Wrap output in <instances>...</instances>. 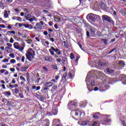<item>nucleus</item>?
<instances>
[{
  "label": "nucleus",
  "mask_w": 126,
  "mask_h": 126,
  "mask_svg": "<svg viewBox=\"0 0 126 126\" xmlns=\"http://www.w3.org/2000/svg\"><path fill=\"white\" fill-rule=\"evenodd\" d=\"M35 97L38 99V100H40V101H44V100H46V98L43 96L41 94H35Z\"/></svg>",
  "instance_id": "nucleus-9"
},
{
  "label": "nucleus",
  "mask_w": 126,
  "mask_h": 126,
  "mask_svg": "<svg viewBox=\"0 0 126 126\" xmlns=\"http://www.w3.org/2000/svg\"><path fill=\"white\" fill-rule=\"evenodd\" d=\"M77 105V102L75 101L69 102L68 103V108L69 110H71L72 109H75L76 108V106Z\"/></svg>",
  "instance_id": "nucleus-5"
},
{
  "label": "nucleus",
  "mask_w": 126,
  "mask_h": 126,
  "mask_svg": "<svg viewBox=\"0 0 126 126\" xmlns=\"http://www.w3.org/2000/svg\"><path fill=\"white\" fill-rule=\"evenodd\" d=\"M83 24H84L85 27H86V28H89V27H90V26L89 25V24L88 23L86 22V21L83 20Z\"/></svg>",
  "instance_id": "nucleus-20"
},
{
  "label": "nucleus",
  "mask_w": 126,
  "mask_h": 126,
  "mask_svg": "<svg viewBox=\"0 0 126 126\" xmlns=\"http://www.w3.org/2000/svg\"><path fill=\"white\" fill-rule=\"evenodd\" d=\"M9 87L10 88L13 89V88H17L18 87V85L17 84H14V85H9Z\"/></svg>",
  "instance_id": "nucleus-26"
},
{
  "label": "nucleus",
  "mask_w": 126,
  "mask_h": 126,
  "mask_svg": "<svg viewBox=\"0 0 126 126\" xmlns=\"http://www.w3.org/2000/svg\"><path fill=\"white\" fill-rule=\"evenodd\" d=\"M109 89L110 86L104 83H100L98 84L97 87H95L94 90V91H98V90H99L100 92H105V91H107V90H108Z\"/></svg>",
  "instance_id": "nucleus-1"
},
{
  "label": "nucleus",
  "mask_w": 126,
  "mask_h": 126,
  "mask_svg": "<svg viewBox=\"0 0 126 126\" xmlns=\"http://www.w3.org/2000/svg\"><path fill=\"white\" fill-rule=\"evenodd\" d=\"M98 124V122H97V121H94V122L92 126H96V125Z\"/></svg>",
  "instance_id": "nucleus-61"
},
{
  "label": "nucleus",
  "mask_w": 126,
  "mask_h": 126,
  "mask_svg": "<svg viewBox=\"0 0 126 126\" xmlns=\"http://www.w3.org/2000/svg\"><path fill=\"white\" fill-rule=\"evenodd\" d=\"M9 42L11 44H12V43H13L14 42V40L13 39V38L12 37L10 38Z\"/></svg>",
  "instance_id": "nucleus-57"
},
{
  "label": "nucleus",
  "mask_w": 126,
  "mask_h": 126,
  "mask_svg": "<svg viewBox=\"0 0 126 126\" xmlns=\"http://www.w3.org/2000/svg\"><path fill=\"white\" fill-rule=\"evenodd\" d=\"M58 105L54 104L51 111L52 114L54 116H56V115H58Z\"/></svg>",
  "instance_id": "nucleus-6"
},
{
  "label": "nucleus",
  "mask_w": 126,
  "mask_h": 126,
  "mask_svg": "<svg viewBox=\"0 0 126 126\" xmlns=\"http://www.w3.org/2000/svg\"><path fill=\"white\" fill-rule=\"evenodd\" d=\"M99 75L100 76V77L99 78H98V81L101 82L100 80H101L102 82H105V81H106V80L105 79V76H104V73L100 72L99 73ZM102 76L104 77H102Z\"/></svg>",
  "instance_id": "nucleus-8"
},
{
  "label": "nucleus",
  "mask_w": 126,
  "mask_h": 126,
  "mask_svg": "<svg viewBox=\"0 0 126 126\" xmlns=\"http://www.w3.org/2000/svg\"><path fill=\"white\" fill-rule=\"evenodd\" d=\"M51 49H49V51L50 53L51 56H55V53H56L58 56H59V58H62L63 55V51L58 48H55V47L51 46Z\"/></svg>",
  "instance_id": "nucleus-2"
},
{
  "label": "nucleus",
  "mask_w": 126,
  "mask_h": 126,
  "mask_svg": "<svg viewBox=\"0 0 126 126\" xmlns=\"http://www.w3.org/2000/svg\"><path fill=\"white\" fill-rule=\"evenodd\" d=\"M15 83H16V81L15 80V79H12V83L10 84H15Z\"/></svg>",
  "instance_id": "nucleus-51"
},
{
  "label": "nucleus",
  "mask_w": 126,
  "mask_h": 126,
  "mask_svg": "<svg viewBox=\"0 0 126 126\" xmlns=\"http://www.w3.org/2000/svg\"><path fill=\"white\" fill-rule=\"evenodd\" d=\"M52 89H54V90L55 91L58 90V85L54 84L52 87Z\"/></svg>",
  "instance_id": "nucleus-36"
},
{
  "label": "nucleus",
  "mask_w": 126,
  "mask_h": 126,
  "mask_svg": "<svg viewBox=\"0 0 126 126\" xmlns=\"http://www.w3.org/2000/svg\"><path fill=\"white\" fill-rule=\"evenodd\" d=\"M89 124V121H83L81 123V126H87V125H88Z\"/></svg>",
  "instance_id": "nucleus-28"
},
{
  "label": "nucleus",
  "mask_w": 126,
  "mask_h": 126,
  "mask_svg": "<svg viewBox=\"0 0 126 126\" xmlns=\"http://www.w3.org/2000/svg\"><path fill=\"white\" fill-rule=\"evenodd\" d=\"M5 50H7L6 52L8 54H9L10 53H11V52H12V48L9 47H6Z\"/></svg>",
  "instance_id": "nucleus-18"
},
{
  "label": "nucleus",
  "mask_w": 126,
  "mask_h": 126,
  "mask_svg": "<svg viewBox=\"0 0 126 126\" xmlns=\"http://www.w3.org/2000/svg\"><path fill=\"white\" fill-rule=\"evenodd\" d=\"M14 91L15 94H18L19 93V89L18 88H15Z\"/></svg>",
  "instance_id": "nucleus-40"
},
{
  "label": "nucleus",
  "mask_w": 126,
  "mask_h": 126,
  "mask_svg": "<svg viewBox=\"0 0 126 126\" xmlns=\"http://www.w3.org/2000/svg\"><path fill=\"white\" fill-rule=\"evenodd\" d=\"M54 85V83L52 82H47L44 84L45 87H52Z\"/></svg>",
  "instance_id": "nucleus-13"
},
{
  "label": "nucleus",
  "mask_w": 126,
  "mask_h": 126,
  "mask_svg": "<svg viewBox=\"0 0 126 126\" xmlns=\"http://www.w3.org/2000/svg\"><path fill=\"white\" fill-rule=\"evenodd\" d=\"M26 41L27 42L28 44H32L33 40L31 39H29L28 40H27Z\"/></svg>",
  "instance_id": "nucleus-38"
},
{
  "label": "nucleus",
  "mask_w": 126,
  "mask_h": 126,
  "mask_svg": "<svg viewBox=\"0 0 126 126\" xmlns=\"http://www.w3.org/2000/svg\"><path fill=\"white\" fill-rule=\"evenodd\" d=\"M91 86H95V81L92 80L91 82Z\"/></svg>",
  "instance_id": "nucleus-48"
},
{
  "label": "nucleus",
  "mask_w": 126,
  "mask_h": 126,
  "mask_svg": "<svg viewBox=\"0 0 126 126\" xmlns=\"http://www.w3.org/2000/svg\"><path fill=\"white\" fill-rule=\"evenodd\" d=\"M98 31L95 28H92L91 29V37H94L95 36H98Z\"/></svg>",
  "instance_id": "nucleus-7"
},
{
  "label": "nucleus",
  "mask_w": 126,
  "mask_h": 126,
  "mask_svg": "<svg viewBox=\"0 0 126 126\" xmlns=\"http://www.w3.org/2000/svg\"><path fill=\"white\" fill-rule=\"evenodd\" d=\"M7 10H5L4 13V18H8V14H7Z\"/></svg>",
  "instance_id": "nucleus-31"
},
{
  "label": "nucleus",
  "mask_w": 126,
  "mask_h": 126,
  "mask_svg": "<svg viewBox=\"0 0 126 126\" xmlns=\"http://www.w3.org/2000/svg\"><path fill=\"white\" fill-rule=\"evenodd\" d=\"M121 81H122V83L124 84V85H126V76L124 75L121 76Z\"/></svg>",
  "instance_id": "nucleus-11"
},
{
  "label": "nucleus",
  "mask_w": 126,
  "mask_h": 126,
  "mask_svg": "<svg viewBox=\"0 0 126 126\" xmlns=\"http://www.w3.org/2000/svg\"><path fill=\"white\" fill-rule=\"evenodd\" d=\"M49 89V88L48 87H43L42 88L41 91H47Z\"/></svg>",
  "instance_id": "nucleus-45"
},
{
  "label": "nucleus",
  "mask_w": 126,
  "mask_h": 126,
  "mask_svg": "<svg viewBox=\"0 0 126 126\" xmlns=\"http://www.w3.org/2000/svg\"><path fill=\"white\" fill-rule=\"evenodd\" d=\"M17 20H18V21H21L22 20V18L20 17H17Z\"/></svg>",
  "instance_id": "nucleus-60"
},
{
  "label": "nucleus",
  "mask_w": 126,
  "mask_h": 126,
  "mask_svg": "<svg viewBox=\"0 0 126 126\" xmlns=\"http://www.w3.org/2000/svg\"><path fill=\"white\" fill-rule=\"evenodd\" d=\"M7 33H10V34H15V31H8Z\"/></svg>",
  "instance_id": "nucleus-53"
},
{
  "label": "nucleus",
  "mask_w": 126,
  "mask_h": 126,
  "mask_svg": "<svg viewBox=\"0 0 126 126\" xmlns=\"http://www.w3.org/2000/svg\"><path fill=\"white\" fill-rule=\"evenodd\" d=\"M115 41H116V38H112L110 42V44L112 43H114V42H115Z\"/></svg>",
  "instance_id": "nucleus-58"
},
{
  "label": "nucleus",
  "mask_w": 126,
  "mask_h": 126,
  "mask_svg": "<svg viewBox=\"0 0 126 126\" xmlns=\"http://www.w3.org/2000/svg\"><path fill=\"white\" fill-rule=\"evenodd\" d=\"M79 113H80V112L78 110H75V116H78V115H79Z\"/></svg>",
  "instance_id": "nucleus-49"
},
{
  "label": "nucleus",
  "mask_w": 126,
  "mask_h": 126,
  "mask_svg": "<svg viewBox=\"0 0 126 126\" xmlns=\"http://www.w3.org/2000/svg\"><path fill=\"white\" fill-rule=\"evenodd\" d=\"M109 82L110 84H114V83H116V79L114 78H110L109 80Z\"/></svg>",
  "instance_id": "nucleus-16"
},
{
  "label": "nucleus",
  "mask_w": 126,
  "mask_h": 126,
  "mask_svg": "<svg viewBox=\"0 0 126 126\" xmlns=\"http://www.w3.org/2000/svg\"><path fill=\"white\" fill-rule=\"evenodd\" d=\"M26 58L30 62H32V60H31V56L30 55H29L27 54H26Z\"/></svg>",
  "instance_id": "nucleus-33"
},
{
  "label": "nucleus",
  "mask_w": 126,
  "mask_h": 126,
  "mask_svg": "<svg viewBox=\"0 0 126 126\" xmlns=\"http://www.w3.org/2000/svg\"><path fill=\"white\" fill-rule=\"evenodd\" d=\"M25 28H28L29 29H32L33 28V26L32 25L25 24Z\"/></svg>",
  "instance_id": "nucleus-21"
},
{
  "label": "nucleus",
  "mask_w": 126,
  "mask_h": 126,
  "mask_svg": "<svg viewBox=\"0 0 126 126\" xmlns=\"http://www.w3.org/2000/svg\"><path fill=\"white\" fill-rule=\"evenodd\" d=\"M103 121L104 122V123H109L111 122V119H109V118L108 117H106L105 119L103 120Z\"/></svg>",
  "instance_id": "nucleus-35"
},
{
  "label": "nucleus",
  "mask_w": 126,
  "mask_h": 126,
  "mask_svg": "<svg viewBox=\"0 0 126 126\" xmlns=\"http://www.w3.org/2000/svg\"><path fill=\"white\" fill-rule=\"evenodd\" d=\"M44 61L49 62V63H52L53 62V58L51 56H46L44 57Z\"/></svg>",
  "instance_id": "nucleus-10"
},
{
  "label": "nucleus",
  "mask_w": 126,
  "mask_h": 126,
  "mask_svg": "<svg viewBox=\"0 0 126 126\" xmlns=\"http://www.w3.org/2000/svg\"><path fill=\"white\" fill-rule=\"evenodd\" d=\"M54 19H57L58 22H61V21H62V18H60V17H58V16L55 17Z\"/></svg>",
  "instance_id": "nucleus-34"
},
{
  "label": "nucleus",
  "mask_w": 126,
  "mask_h": 126,
  "mask_svg": "<svg viewBox=\"0 0 126 126\" xmlns=\"http://www.w3.org/2000/svg\"><path fill=\"white\" fill-rule=\"evenodd\" d=\"M120 13H121L122 15H123V16H125V17H126V8L122 9L120 10Z\"/></svg>",
  "instance_id": "nucleus-15"
},
{
  "label": "nucleus",
  "mask_w": 126,
  "mask_h": 126,
  "mask_svg": "<svg viewBox=\"0 0 126 126\" xmlns=\"http://www.w3.org/2000/svg\"><path fill=\"white\" fill-rule=\"evenodd\" d=\"M97 114H100V113H95L93 115V117L94 119H99V116L97 115Z\"/></svg>",
  "instance_id": "nucleus-32"
},
{
  "label": "nucleus",
  "mask_w": 126,
  "mask_h": 126,
  "mask_svg": "<svg viewBox=\"0 0 126 126\" xmlns=\"http://www.w3.org/2000/svg\"><path fill=\"white\" fill-rule=\"evenodd\" d=\"M26 78H27V81L28 82V83H30V74H29V72L26 73Z\"/></svg>",
  "instance_id": "nucleus-19"
},
{
  "label": "nucleus",
  "mask_w": 126,
  "mask_h": 126,
  "mask_svg": "<svg viewBox=\"0 0 126 126\" xmlns=\"http://www.w3.org/2000/svg\"><path fill=\"white\" fill-rule=\"evenodd\" d=\"M2 94H3V95H4L5 96H7V97H8V96H10V95H11V94L9 91L3 92V93H2Z\"/></svg>",
  "instance_id": "nucleus-27"
},
{
  "label": "nucleus",
  "mask_w": 126,
  "mask_h": 126,
  "mask_svg": "<svg viewBox=\"0 0 126 126\" xmlns=\"http://www.w3.org/2000/svg\"><path fill=\"white\" fill-rule=\"evenodd\" d=\"M28 66L21 67V71L23 72L25 71L26 70L28 69Z\"/></svg>",
  "instance_id": "nucleus-30"
},
{
  "label": "nucleus",
  "mask_w": 126,
  "mask_h": 126,
  "mask_svg": "<svg viewBox=\"0 0 126 126\" xmlns=\"http://www.w3.org/2000/svg\"><path fill=\"white\" fill-rule=\"evenodd\" d=\"M70 58L71 60H73V59H74V54H73V53H71L70 54Z\"/></svg>",
  "instance_id": "nucleus-44"
},
{
  "label": "nucleus",
  "mask_w": 126,
  "mask_h": 126,
  "mask_svg": "<svg viewBox=\"0 0 126 126\" xmlns=\"http://www.w3.org/2000/svg\"><path fill=\"white\" fill-rule=\"evenodd\" d=\"M68 76L71 79H73V76L72 75V74L71 72H69L68 74Z\"/></svg>",
  "instance_id": "nucleus-46"
},
{
  "label": "nucleus",
  "mask_w": 126,
  "mask_h": 126,
  "mask_svg": "<svg viewBox=\"0 0 126 126\" xmlns=\"http://www.w3.org/2000/svg\"><path fill=\"white\" fill-rule=\"evenodd\" d=\"M28 54L29 56H30L31 57H32V59H34V56H33V54H32V52L30 51H28Z\"/></svg>",
  "instance_id": "nucleus-43"
},
{
  "label": "nucleus",
  "mask_w": 126,
  "mask_h": 126,
  "mask_svg": "<svg viewBox=\"0 0 126 126\" xmlns=\"http://www.w3.org/2000/svg\"><path fill=\"white\" fill-rule=\"evenodd\" d=\"M61 58H62V63L63 64H65V62L66 61H67V58H66L65 57L61 56Z\"/></svg>",
  "instance_id": "nucleus-17"
},
{
  "label": "nucleus",
  "mask_w": 126,
  "mask_h": 126,
  "mask_svg": "<svg viewBox=\"0 0 126 126\" xmlns=\"http://www.w3.org/2000/svg\"><path fill=\"white\" fill-rule=\"evenodd\" d=\"M19 96L21 99L24 98V95H23V93L19 94Z\"/></svg>",
  "instance_id": "nucleus-41"
},
{
  "label": "nucleus",
  "mask_w": 126,
  "mask_h": 126,
  "mask_svg": "<svg viewBox=\"0 0 126 126\" xmlns=\"http://www.w3.org/2000/svg\"><path fill=\"white\" fill-rule=\"evenodd\" d=\"M40 89H41V87H40V86L36 87V90H34V92H35V91H38L40 90Z\"/></svg>",
  "instance_id": "nucleus-54"
},
{
  "label": "nucleus",
  "mask_w": 126,
  "mask_h": 126,
  "mask_svg": "<svg viewBox=\"0 0 126 126\" xmlns=\"http://www.w3.org/2000/svg\"><path fill=\"white\" fill-rule=\"evenodd\" d=\"M102 20L108 21V22H109V23H111L112 25H115V22L112 20V18H111V17L107 15H103L102 16Z\"/></svg>",
  "instance_id": "nucleus-4"
},
{
  "label": "nucleus",
  "mask_w": 126,
  "mask_h": 126,
  "mask_svg": "<svg viewBox=\"0 0 126 126\" xmlns=\"http://www.w3.org/2000/svg\"><path fill=\"white\" fill-rule=\"evenodd\" d=\"M66 76H67V73L66 72L64 73L62 77V80H63V82H66Z\"/></svg>",
  "instance_id": "nucleus-14"
},
{
  "label": "nucleus",
  "mask_w": 126,
  "mask_h": 126,
  "mask_svg": "<svg viewBox=\"0 0 126 126\" xmlns=\"http://www.w3.org/2000/svg\"><path fill=\"white\" fill-rule=\"evenodd\" d=\"M6 45L8 46V47H10V48H11V47H12V44H10V43H6Z\"/></svg>",
  "instance_id": "nucleus-63"
},
{
  "label": "nucleus",
  "mask_w": 126,
  "mask_h": 126,
  "mask_svg": "<svg viewBox=\"0 0 126 126\" xmlns=\"http://www.w3.org/2000/svg\"><path fill=\"white\" fill-rule=\"evenodd\" d=\"M20 78L21 80H22V81H24V82L26 81V79H25V78L22 76H21L20 77Z\"/></svg>",
  "instance_id": "nucleus-47"
},
{
  "label": "nucleus",
  "mask_w": 126,
  "mask_h": 126,
  "mask_svg": "<svg viewBox=\"0 0 126 126\" xmlns=\"http://www.w3.org/2000/svg\"><path fill=\"white\" fill-rule=\"evenodd\" d=\"M42 69L44 70V71H48V68L45 66L42 67Z\"/></svg>",
  "instance_id": "nucleus-55"
},
{
  "label": "nucleus",
  "mask_w": 126,
  "mask_h": 126,
  "mask_svg": "<svg viewBox=\"0 0 126 126\" xmlns=\"http://www.w3.org/2000/svg\"><path fill=\"white\" fill-rule=\"evenodd\" d=\"M9 57H10V58H12V59H14V58H15V56H14V54H10L9 55Z\"/></svg>",
  "instance_id": "nucleus-52"
},
{
  "label": "nucleus",
  "mask_w": 126,
  "mask_h": 126,
  "mask_svg": "<svg viewBox=\"0 0 126 126\" xmlns=\"http://www.w3.org/2000/svg\"><path fill=\"white\" fill-rule=\"evenodd\" d=\"M104 72L107 73V74H112V73H114V70L107 68L106 69Z\"/></svg>",
  "instance_id": "nucleus-12"
},
{
  "label": "nucleus",
  "mask_w": 126,
  "mask_h": 126,
  "mask_svg": "<svg viewBox=\"0 0 126 126\" xmlns=\"http://www.w3.org/2000/svg\"><path fill=\"white\" fill-rule=\"evenodd\" d=\"M15 62H16V61H15V60H14V59H12L10 60L11 63H15Z\"/></svg>",
  "instance_id": "nucleus-62"
},
{
  "label": "nucleus",
  "mask_w": 126,
  "mask_h": 126,
  "mask_svg": "<svg viewBox=\"0 0 126 126\" xmlns=\"http://www.w3.org/2000/svg\"><path fill=\"white\" fill-rule=\"evenodd\" d=\"M51 66L53 69H58V66L56 65L52 64L51 65Z\"/></svg>",
  "instance_id": "nucleus-42"
},
{
  "label": "nucleus",
  "mask_w": 126,
  "mask_h": 126,
  "mask_svg": "<svg viewBox=\"0 0 126 126\" xmlns=\"http://www.w3.org/2000/svg\"><path fill=\"white\" fill-rule=\"evenodd\" d=\"M63 43L65 48L68 49V42L67 41V40L63 41Z\"/></svg>",
  "instance_id": "nucleus-24"
},
{
  "label": "nucleus",
  "mask_w": 126,
  "mask_h": 126,
  "mask_svg": "<svg viewBox=\"0 0 126 126\" xmlns=\"http://www.w3.org/2000/svg\"><path fill=\"white\" fill-rule=\"evenodd\" d=\"M119 64H120L121 65L124 66L125 65V62H124V61H123L122 60H120L119 62Z\"/></svg>",
  "instance_id": "nucleus-37"
},
{
  "label": "nucleus",
  "mask_w": 126,
  "mask_h": 126,
  "mask_svg": "<svg viewBox=\"0 0 126 126\" xmlns=\"http://www.w3.org/2000/svg\"><path fill=\"white\" fill-rule=\"evenodd\" d=\"M23 26H24V27H25V24L19 23V27H22Z\"/></svg>",
  "instance_id": "nucleus-56"
},
{
  "label": "nucleus",
  "mask_w": 126,
  "mask_h": 126,
  "mask_svg": "<svg viewBox=\"0 0 126 126\" xmlns=\"http://www.w3.org/2000/svg\"><path fill=\"white\" fill-rule=\"evenodd\" d=\"M123 126H126V121H122V123Z\"/></svg>",
  "instance_id": "nucleus-64"
},
{
  "label": "nucleus",
  "mask_w": 126,
  "mask_h": 126,
  "mask_svg": "<svg viewBox=\"0 0 126 126\" xmlns=\"http://www.w3.org/2000/svg\"><path fill=\"white\" fill-rule=\"evenodd\" d=\"M57 63H61V62H62V59H61V58H58L56 60Z\"/></svg>",
  "instance_id": "nucleus-59"
},
{
  "label": "nucleus",
  "mask_w": 126,
  "mask_h": 126,
  "mask_svg": "<svg viewBox=\"0 0 126 126\" xmlns=\"http://www.w3.org/2000/svg\"><path fill=\"white\" fill-rule=\"evenodd\" d=\"M35 26L37 27L38 29H39L40 30H42V29H43V26H42L40 23H36Z\"/></svg>",
  "instance_id": "nucleus-23"
},
{
  "label": "nucleus",
  "mask_w": 126,
  "mask_h": 126,
  "mask_svg": "<svg viewBox=\"0 0 126 126\" xmlns=\"http://www.w3.org/2000/svg\"><path fill=\"white\" fill-rule=\"evenodd\" d=\"M96 19H97V15L93 13L89 14L87 16V19H88L89 21H91L94 22L95 21V20H96Z\"/></svg>",
  "instance_id": "nucleus-3"
},
{
  "label": "nucleus",
  "mask_w": 126,
  "mask_h": 126,
  "mask_svg": "<svg viewBox=\"0 0 126 126\" xmlns=\"http://www.w3.org/2000/svg\"><path fill=\"white\" fill-rule=\"evenodd\" d=\"M18 42H15L13 44L14 47L15 48V49H16V50H19V49H20V46H19V45H18Z\"/></svg>",
  "instance_id": "nucleus-22"
},
{
  "label": "nucleus",
  "mask_w": 126,
  "mask_h": 126,
  "mask_svg": "<svg viewBox=\"0 0 126 126\" xmlns=\"http://www.w3.org/2000/svg\"><path fill=\"white\" fill-rule=\"evenodd\" d=\"M13 104L12 102L10 101H7L6 103V105L8 106V107H12Z\"/></svg>",
  "instance_id": "nucleus-29"
},
{
  "label": "nucleus",
  "mask_w": 126,
  "mask_h": 126,
  "mask_svg": "<svg viewBox=\"0 0 126 126\" xmlns=\"http://www.w3.org/2000/svg\"><path fill=\"white\" fill-rule=\"evenodd\" d=\"M116 50H117V48H114L112 49L108 53V55H110V54H112V53H113V52H114V51H116Z\"/></svg>",
  "instance_id": "nucleus-50"
},
{
  "label": "nucleus",
  "mask_w": 126,
  "mask_h": 126,
  "mask_svg": "<svg viewBox=\"0 0 126 126\" xmlns=\"http://www.w3.org/2000/svg\"><path fill=\"white\" fill-rule=\"evenodd\" d=\"M101 42H103L104 43V45H108V39L105 38H102L101 39Z\"/></svg>",
  "instance_id": "nucleus-25"
},
{
  "label": "nucleus",
  "mask_w": 126,
  "mask_h": 126,
  "mask_svg": "<svg viewBox=\"0 0 126 126\" xmlns=\"http://www.w3.org/2000/svg\"><path fill=\"white\" fill-rule=\"evenodd\" d=\"M46 2L48 5H51V4H52V1H51V0H46Z\"/></svg>",
  "instance_id": "nucleus-39"
}]
</instances>
